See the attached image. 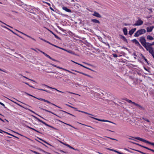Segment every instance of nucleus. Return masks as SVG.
Masks as SVG:
<instances>
[{
    "instance_id": "obj_1",
    "label": "nucleus",
    "mask_w": 154,
    "mask_h": 154,
    "mask_svg": "<svg viewBox=\"0 0 154 154\" xmlns=\"http://www.w3.org/2000/svg\"><path fill=\"white\" fill-rule=\"evenodd\" d=\"M146 32V30L144 29H140L136 32L134 35V36L138 37L140 35L143 34Z\"/></svg>"
},
{
    "instance_id": "obj_2",
    "label": "nucleus",
    "mask_w": 154,
    "mask_h": 154,
    "mask_svg": "<svg viewBox=\"0 0 154 154\" xmlns=\"http://www.w3.org/2000/svg\"><path fill=\"white\" fill-rule=\"evenodd\" d=\"M134 138L135 139H137L138 140H139L140 141H141L143 142H145V143L149 144L151 145L152 146H154V143L151 142H149L148 141H147L146 140H145V139H144L143 138H141L140 137H135Z\"/></svg>"
},
{
    "instance_id": "obj_3",
    "label": "nucleus",
    "mask_w": 154,
    "mask_h": 154,
    "mask_svg": "<svg viewBox=\"0 0 154 154\" xmlns=\"http://www.w3.org/2000/svg\"><path fill=\"white\" fill-rule=\"evenodd\" d=\"M139 41L141 43V44L144 47H146V40L145 37L143 36H142L140 37Z\"/></svg>"
},
{
    "instance_id": "obj_4",
    "label": "nucleus",
    "mask_w": 154,
    "mask_h": 154,
    "mask_svg": "<svg viewBox=\"0 0 154 154\" xmlns=\"http://www.w3.org/2000/svg\"><path fill=\"white\" fill-rule=\"evenodd\" d=\"M145 48H146V50L147 51H149V52L152 55L153 57H154V51L153 50L152 48V47H150V48H146V47H145Z\"/></svg>"
},
{
    "instance_id": "obj_5",
    "label": "nucleus",
    "mask_w": 154,
    "mask_h": 154,
    "mask_svg": "<svg viewBox=\"0 0 154 154\" xmlns=\"http://www.w3.org/2000/svg\"><path fill=\"white\" fill-rule=\"evenodd\" d=\"M143 23V21L140 19H139L138 20L136 21V22L134 24V26H140Z\"/></svg>"
},
{
    "instance_id": "obj_6",
    "label": "nucleus",
    "mask_w": 154,
    "mask_h": 154,
    "mask_svg": "<svg viewBox=\"0 0 154 154\" xmlns=\"http://www.w3.org/2000/svg\"><path fill=\"white\" fill-rule=\"evenodd\" d=\"M35 98L37 99H38V100H42V101H44L45 102H46L48 103L51 104L52 105H54V106H57V107H58L59 108H60V107H59V106H57L56 105L54 104L53 103H51V102H50L48 100H46L45 99H42V98H37V97H36Z\"/></svg>"
},
{
    "instance_id": "obj_7",
    "label": "nucleus",
    "mask_w": 154,
    "mask_h": 154,
    "mask_svg": "<svg viewBox=\"0 0 154 154\" xmlns=\"http://www.w3.org/2000/svg\"><path fill=\"white\" fill-rule=\"evenodd\" d=\"M33 116L34 117V118H35L37 120H38L39 122H42L43 124L45 125H46L47 126H48V127H51V125H48V124H46V123H45V122H44L43 121L40 120V119H39L37 118V117H35V116Z\"/></svg>"
},
{
    "instance_id": "obj_8",
    "label": "nucleus",
    "mask_w": 154,
    "mask_h": 154,
    "mask_svg": "<svg viewBox=\"0 0 154 154\" xmlns=\"http://www.w3.org/2000/svg\"><path fill=\"white\" fill-rule=\"evenodd\" d=\"M92 15L98 18H101V15L96 11H94Z\"/></svg>"
},
{
    "instance_id": "obj_9",
    "label": "nucleus",
    "mask_w": 154,
    "mask_h": 154,
    "mask_svg": "<svg viewBox=\"0 0 154 154\" xmlns=\"http://www.w3.org/2000/svg\"><path fill=\"white\" fill-rule=\"evenodd\" d=\"M133 104L134 105L136 106L139 109L142 110H143L144 109V107L142 106H141V105L138 104H137L136 103H133Z\"/></svg>"
},
{
    "instance_id": "obj_10",
    "label": "nucleus",
    "mask_w": 154,
    "mask_h": 154,
    "mask_svg": "<svg viewBox=\"0 0 154 154\" xmlns=\"http://www.w3.org/2000/svg\"><path fill=\"white\" fill-rule=\"evenodd\" d=\"M72 70L74 71H75V72H78V73H79L82 74H83V75H85L89 77H90L91 78H93V77H91V76H90V75H88V74H86L85 73H84L83 72H79V71L76 70H72Z\"/></svg>"
},
{
    "instance_id": "obj_11",
    "label": "nucleus",
    "mask_w": 154,
    "mask_h": 154,
    "mask_svg": "<svg viewBox=\"0 0 154 154\" xmlns=\"http://www.w3.org/2000/svg\"><path fill=\"white\" fill-rule=\"evenodd\" d=\"M50 64L51 65H52V66L55 67H57L58 69H63L64 70H67V69H64L62 67H60L59 66H57V65H55L54 64H52V63H50Z\"/></svg>"
},
{
    "instance_id": "obj_12",
    "label": "nucleus",
    "mask_w": 154,
    "mask_h": 154,
    "mask_svg": "<svg viewBox=\"0 0 154 154\" xmlns=\"http://www.w3.org/2000/svg\"><path fill=\"white\" fill-rule=\"evenodd\" d=\"M91 21L95 23H100V22L98 20L96 19H92L91 20Z\"/></svg>"
},
{
    "instance_id": "obj_13",
    "label": "nucleus",
    "mask_w": 154,
    "mask_h": 154,
    "mask_svg": "<svg viewBox=\"0 0 154 154\" xmlns=\"http://www.w3.org/2000/svg\"><path fill=\"white\" fill-rule=\"evenodd\" d=\"M44 55L45 56H46V57H48V58H49L50 59L52 60H53L54 61H56V62H58L57 60H55L54 59L52 58L50 56H49V55H48L47 54H46L45 53V54Z\"/></svg>"
},
{
    "instance_id": "obj_14",
    "label": "nucleus",
    "mask_w": 154,
    "mask_h": 154,
    "mask_svg": "<svg viewBox=\"0 0 154 154\" xmlns=\"http://www.w3.org/2000/svg\"><path fill=\"white\" fill-rule=\"evenodd\" d=\"M62 8L63 10L65 11H66L68 12H71V10L68 8L66 7L63 6V7Z\"/></svg>"
},
{
    "instance_id": "obj_15",
    "label": "nucleus",
    "mask_w": 154,
    "mask_h": 154,
    "mask_svg": "<svg viewBox=\"0 0 154 154\" xmlns=\"http://www.w3.org/2000/svg\"><path fill=\"white\" fill-rule=\"evenodd\" d=\"M43 85L44 86H46L48 88H49L50 89H55V90H56L57 91L60 92H61V93H63V92H62V91H60L59 90H58L57 89H56L55 88H52L51 87H50V86H48V85H46L45 84H43Z\"/></svg>"
},
{
    "instance_id": "obj_16",
    "label": "nucleus",
    "mask_w": 154,
    "mask_h": 154,
    "mask_svg": "<svg viewBox=\"0 0 154 154\" xmlns=\"http://www.w3.org/2000/svg\"><path fill=\"white\" fill-rule=\"evenodd\" d=\"M3 27L4 28H5L7 29H8L9 30L11 31V32H12L13 33H14V34L16 35H17L19 37H20V38H23L22 37H21L19 35L17 34V33H15V32H14L12 30H11V29H9L8 28L6 27V26H3Z\"/></svg>"
},
{
    "instance_id": "obj_17",
    "label": "nucleus",
    "mask_w": 154,
    "mask_h": 154,
    "mask_svg": "<svg viewBox=\"0 0 154 154\" xmlns=\"http://www.w3.org/2000/svg\"><path fill=\"white\" fill-rule=\"evenodd\" d=\"M120 38L122 39L124 41L126 42L127 43L128 42L125 36L121 35H120Z\"/></svg>"
},
{
    "instance_id": "obj_18",
    "label": "nucleus",
    "mask_w": 154,
    "mask_h": 154,
    "mask_svg": "<svg viewBox=\"0 0 154 154\" xmlns=\"http://www.w3.org/2000/svg\"><path fill=\"white\" fill-rule=\"evenodd\" d=\"M123 31L125 35H126L128 34L127 29L126 28L124 27L123 29Z\"/></svg>"
},
{
    "instance_id": "obj_19",
    "label": "nucleus",
    "mask_w": 154,
    "mask_h": 154,
    "mask_svg": "<svg viewBox=\"0 0 154 154\" xmlns=\"http://www.w3.org/2000/svg\"><path fill=\"white\" fill-rule=\"evenodd\" d=\"M79 111L81 112H82L83 113L82 114H80V115H90V116H93L92 114H89L88 113H87V112H85L84 111Z\"/></svg>"
},
{
    "instance_id": "obj_20",
    "label": "nucleus",
    "mask_w": 154,
    "mask_h": 154,
    "mask_svg": "<svg viewBox=\"0 0 154 154\" xmlns=\"http://www.w3.org/2000/svg\"><path fill=\"white\" fill-rule=\"evenodd\" d=\"M146 48H148L152 47L151 46L152 45V43H149L146 42Z\"/></svg>"
},
{
    "instance_id": "obj_21",
    "label": "nucleus",
    "mask_w": 154,
    "mask_h": 154,
    "mask_svg": "<svg viewBox=\"0 0 154 154\" xmlns=\"http://www.w3.org/2000/svg\"><path fill=\"white\" fill-rule=\"evenodd\" d=\"M64 51H67V52H68L71 54H73L74 55H77V54H75V53H74V52L73 51H72L71 50H64Z\"/></svg>"
},
{
    "instance_id": "obj_22",
    "label": "nucleus",
    "mask_w": 154,
    "mask_h": 154,
    "mask_svg": "<svg viewBox=\"0 0 154 154\" xmlns=\"http://www.w3.org/2000/svg\"><path fill=\"white\" fill-rule=\"evenodd\" d=\"M94 119H97V120H98L99 121H102V122H110V123H112L115 124L114 123H113L112 122H111V121H108V120H103H103L99 119H96V118H94Z\"/></svg>"
},
{
    "instance_id": "obj_23",
    "label": "nucleus",
    "mask_w": 154,
    "mask_h": 154,
    "mask_svg": "<svg viewBox=\"0 0 154 154\" xmlns=\"http://www.w3.org/2000/svg\"><path fill=\"white\" fill-rule=\"evenodd\" d=\"M146 38L147 39H148L149 40H153L154 39V38L153 37L150 35H147V36Z\"/></svg>"
},
{
    "instance_id": "obj_24",
    "label": "nucleus",
    "mask_w": 154,
    "mask_h": 154,
    "mask_svg": "<svg viewBox=\"0 0 154 154\" xmlns=\"http://www.w3.org/2000/svg\"><path fill=\"white\" fill-rule=\"evenodd\" d=\"M15 30H16L17 31V32H20V33H21V34H23V35H25V36H26L27 37H29V38H31V39L32 38L31 37V36H29V35H26V34H25V33H23V32H20V31H19V30H17V29H15Z\"/></svg>"
},
{
    "instance_id": "obj_25",
    "label": "nucleus",
    "mask_w": 154,
    "mask_h": 154,
    "mask_svg": "<svg viewBox=\"0 0 154 154\" xmlns=\"http://www.w3.org/2000/svg\"><path fill=\"white\" fill-rule=\"evenodd\" d=\"M48 30L56 38H57V39H61L56 34H55L52 31H51V30H50L49 29H48Z\"/></svg>"
},
{
    "instance_id": "obj_26",
    "label": "nucleus",
    "mask_w": 154,
    "mask_h": 154,
    "mask_svg": "<svg viewBox=\"0 0 154 154\" xmlns=\"http://www.w3.org/2000/svg\"><path fill=\"white\" fill-rule=\"evenodd\" d=\"M60 111L63 112V113L62 114L63 115H70L71 116H74L73 115H72V114H70L68 112H67L65 111H63V110H60Z\"/></svg>"
},
{
    "instance_id": "obj_27",
    "label": "nucleus",
    "mask_w": 154,
    "mask_h": 154,
    "mask_svg": "<svg viewBox=\"0 0 154 154\" xmlns=\"http://www.w3.org/2000/svg\"><path fill=\"white\" fill-rule=\"evenodd\" d=\"M132 42L135 43V44L138 45L139 43V42L136 39H134L132 40Z\"/></svg>"
},
{
    "instance_id": "obj_28",
    "label": "nucleus",
    "mask_w": 154,
    "mask_h": 154,
    "mask_svg": "<svg viewBox=\"0 0 154 154\" xmlns=\"http://www.w3.org/2000/svg\"><path fill=\"white\" fill-rule=\"evenodd\" d=\"M19 75H21V76H23V77H24V78H25V79H28V80H30V81H33V82H35V81L33 80H32V79H29L27 77H26V76H23V75H21V74H19Z\"/></svg>"
},
{
    "instance_id": "obj_29",
    "label": "nucleus",
    "mask_w": 154,
    "mask_h": 154,
    "mask_svg": "<svg viewBox=\"0 0 154 154\" xmlns=\"http://www.w3.org/2000/svg\"><path fill=\"white\" fill-rule=\"evenodd\" d=\"M124 100H125L126 101H127L128 102V103H132L133 104V103H135V102H133L131 100H129L126 98L124 99Z\"/></svg>"
},
{
    "instance_id": "obj_30",
    "label": "nucleus",
    "mask_w": 154,
    "mask_h": 154,
    "mask_svg": "<svg viewBox=\"0 0 154 154\" xmlns=\"http://www.w3.org/2000/svg\"><path fill=\"white\" fill-rule=\"evenodd\" d=\"M152 29H151L150 27H147L146 28V31L147 32H150L152 31Z\"/></svg>"
},
{
    "instance_id": "obj_31",
    "label": "nucleus",
    "mask_w": 154,
    "mask_h": 154,
    "mask_svg": "<svg viewBox=\"0 0 154 154\" xmlns=\"http://www.w3.org/2000/svg\"><path fill=\"white\" fill-rule=\"evenodd\" d=\"M141 56L144 59V60H145V61L147 62V64H149V63H148V61L147 60V59L146 58H145V57L144 56H143L142 54H141Z\"/></svg>"
},
{
    "instance_id": "obj_32",
    "label": "nucleus",
    "mask_w": 154,
    "mask_h": 154,
    "mask_svg": "<svg viewBox=\"0 0 154 154\" xmlns=\"http://www.w3.org/2000/svg\"><path fill=\"white\" fill-rule=\"evenodd\" d=\"M64 145L66 146H67L68 147H69V148H70L71 149H73L74 150H75V149L74 148L72 147L70 145H69L68 144H64Z\"/></svg>"
},
{
    "instance_id": "obj_33",
    "label": "nucleus",
    "mask_w": 154,
    "mask_h": 154,
    "mask_svg": "<svg viewBox=\"0 0 154 154\" xmlns=\"http://www.w3.org/2000/svg\"><path fill=\"white\" fill-rule=\"evenodd\" d=\"M71 61L72 62H73L74 63H76V64H78V65H80V66H82V67H84V68H87V67H86V66L83 65H82L81 64H80L79 63H77L75 62L74 61H73L72 60H71Z\"/></svg>"
},
{
    "instance_id": "obj_34",
    "label": "nucleus",
    "mask_w": 154,
    "mask_h": 154,
    "mask_svg": "<svg viewBox=\"0 0 154 154\" xmlns=\"http://www.w3.org/2000/svg\"><path fill=\"white\" fill-rule=\"evenodd\" d=\"M134 33V32H133L132 30L131 29L129 31L128 34L130 35H131Z\"/></svg>"
},
{
    "instance_id": "obj_35",
    "label": "nucleus",
    "mask_w": 154,
    "mask_h": 154,
    "mask_svg": "<svg viewBox=\"0 0 154 154\" xmlns=\"http://www.w3.org/2000/svg\"><path fill=\"white\" fill-rule=\"evenodd\" d=\"M43 110H44L47 112H50L52 114L54 115H55V116H57V115H56L55 114H54V113H53L52 112L50 111H48V110L46 109H42Z\"/></svg>"
},
{
    "instance_id": "obj_36",
    "label": "nucleus",
    "mask_w": 154,
    "mask_h": 154,
    "mask_svg": "<svg viewBox=\"0 0 154 154\" xmlns=\"http://www.w3.org/2000/svg\"><path fill=\"white\" fill-rule=\"evenodd\" d=\"M38 89L39 90H41V91H46V92H47L48 93H50V91H47V90L43 89Z\"/></svg>"
},
{
    "instance_id": "obj_37",
    "label": "nucleus",
    "mask_w": 154,
    "mask_h": 154,
    "mask_svg": "<svg viewBox=\"0 0 154 154\" xmlns=\"http://www.w3.org/2000/svg\"><path fill=\"white\" fill-rule=\"evenodd\" d=\"M135 150L136 151H137V152H140V153H141L142 154H149L148 153H144L143 152H141V151H139V150Z\"/></svg>"
},
{
    "instance_id": "obj_38",
    "label": "nucleus",
    "mask_w": 154,
    "mask_h": 154,
    "mask_svg": "<svg viewBox=\"0 0 154 154\" xmlns=\"http://www.w3.org/2000/svg\"><path fill=\"white\" fill-rule=\"evenodd\" d=\"M30 129H32V130H34V131H36V132H38V133H40V132L39 131H38L36 130L35 129H34V128H32L30 127Z\"/></svg>"
},
{
    "instance_id": "obj_39",
    "label": "nucleus",
    "mask_w": 154,
    "mask_h": 154,
    "mask_svg": "<svg viewBox=\"0 0 154 154\" xmlns=\"http://www.w3.org/2000/svg\"><path fill=\"white\" fill-rule=\"evenodd\" d=\"M3 132H4V133H6V134H9V135H11V136H13V137H16V138H18V137H16V136H14V135H12V134H10L8 133V132H6L4 131H3Z\"/></svg>"
},
{
    "instance_id": "obj_40",
    "label": "nucleus",
    "mask_w": 154,
    "mask_h": 154,
    "mask_svg": "<svg viewBox=\"0 0 154 154\" xmlns=\"http://www.w3.org/2000/svg\"><path fill=\"white\" fill-rule=\"evenodd\" d=\"M137 45L140 48H142L143 49H144V48H143V47L141 46V45L140 44V43H139Z\"/></svg>"
},
{
    "instance_id": "obj_41",
    "label": "nucleus",
    "mask_w": 154,
    "mask_h": 154,
    "mask_svg": "<svg viewBox=\"0 0 154 154\" xmlns=\"http://www.w3.org/2000/svg\"><path fill=\"white\" fill-rule=\"evenodd\" d=\"M25 93H26V94H27L28 95H29V96H32V97H34L35 98H36V97H35V96H32V95H31V94H28V93H26V92H25Z\"/></svg>"
},
{
    "instance_id": "obj_42",
    "label": "nucleus",
    "mask_w": 154,
    "mask_h": 154,
    "mask_svg": "<svg viewBox=\"0 0 154 154\" xmlns=\"http://www.w3.org/2000/svg\"><path fill=\"white\" fill-rule=\"evenodd\" d=\"M25 93H26V94H27L28 95H29V96H32V97H34L35 98H36V97H35V96H32V95H31V94H28V93H26V92H25Z\"/></svg>"
},
{
    "instance_id": "obj_43",
    "label": "nucleus",
    "mask_w": 154,
    "mask_h": 154,
    "mask_svg": "<svg viewBox=\"0 0 154 154\" xmlns=\"http://www.w3.org/2000/svg\"><path fill=\"white\" fill-rule=\"evenodd\" d=\"M25 93H26V94H27L28 95H29V96H32V97H34L35 98H36V97H35V96H32V95H31V94H28V93H26V92H25Z\"/></svg>"
},
{
    "instance_id": "obj_44",
    "label": "nucleus",
    "mask_w": 154,
    "mask_h": 154,
    "mask_svg": "<svg viewBox=\"0 0 154 154\" xmlns=\"http://www.w3.org/2000/svg\"><path fill=\"white\" fill-rule=\"evenodd\" d=\"M0 22H1V23H4V24H5V25H6L7 26H8V27H11V28H12V27H11V26H9V25H8L6 24H5V23H3L2 22V21H1L0 20Z\"/></svg>"
},
{
    "instance_id": "obj_45",
    "label": "nucleus",
    "mask_w": 154,
    "mask_h": 154,
    "mask_svg": "<svg viewBox=\"0 0 154 154\" xmlns=\"http://www.w3.org/2000/svg\"><path fill=\"white\" fill-rule=\"evenodd\" d=\"M0 22H1V23H4V24H5V25H6L7 26H8V27H11V28H12V27H11V26H9V25H8L6 24H5V23H3L2 22V21H1L0 20Z\"/></svg>"
},
{
    "instance_id": "obj_46",
    "label": "nucleus",
    "mask_w": 154,
    "mask_h": 154,
    "mask_svg": "<svg viewBox=\"0 0 154 154\" xmlns=\"http://www.w3.org/2000/svg\"><path fill=\"white\" fill-rule=\"evenodd\" d=\"M112 55L114 57H118L117 55L116 54H113Z\"/></svg>"
},
{
    "instance_id": "obj_47",
    "label": "nucleus",
    "mask_w": 154,
    "mask_h": 154,
    "mask_svg": "<svg viewBox=\"0 0 154 154\" xmlns=\"http://www.w3.org/2000/svg\"><path fill=\"white\" fill-rule=\"evenodd\" d=\"M0 104L1 105H2L4 108H6L5 105L3 103H1L0 102Z\"/></svg>"
},
{
    "instance_id": "obj_48",
    "label": "nucleus",
    "mask_w": 154,
    "mask_h": 154,
    "mask_svg": "<svg viewBox=\"0 0 154 154\" xmlns=\"http://www.w3.org/2000/svg\"><path fill=\"white\" fill-rule=\"evenodd\" d=\"M79 123V124H82V125H85V126H87V127H91V128H93V127H91V126H88V125H85V124H81V123Z\"/></svg>"
},
{
    "instance_id": "obj_49",
    "label": "nucleus",
    "mask_w": 154,
    "mask_h": 154,
    "mask_svg": "<svg viewBox=\"0 0 154 154\" xmlns=\"http://www.w3.org/2000/svg\"><path fill=\"white\" fill-rule=\"evenodd\" d=\"M144 69L146 71H148L149 72H150V71H149V70H148L146 67H144Z\"/></svg>"
},
{
    "instance_id": "obj_50",
    "label": "nucleus",
    "mask_w": 154,
    "mask_h": 154,
    "mask_svg": "<svg viewBox=\"0 0 154 154\" xmlns=\"http://www.w3.org/2000/svg\"><path fill=\"white\" fill-rule=\"evenodd\" d=\"M143 147L144 148H145V149H147L148 150H150V148H149L148 147H146V146H143Z\"/></svg>"
},
{
    "instance_id": "obj_51",
    "label": "nucleus",
    "mask_w": 154,
    "mask_h": 154,
    "mask_svg": "<svg viewBox=\"0 0 154 154\" xmlns=\"http://www.w3.org/2000/svg\"><path fill=\"white\" fill-rule=\"evenodd\" d=\"M43 142H44V143H45L48 144V145H49L50 146H51V144H49L47 142L45 141L44 140H43Z\"/></svg>"
},
{
    "instance_id": "obj_52",
    "label": "nucleus",
    "mask_w": 154,
    "mask_h": 154,
    "mask_svg": "<svg viewBox=\"0 0 154 154\" xmlns=\"http://www.w3.org/2000/svg\"><path fill=\"white\" fill-rule=\"evenodd\" d=\"M107 137L108 138H109L110 139L112 140H114L117 141V140H116V139H114V138H111V137Z\"/></svg>"
},
{
    "instance_id": "obj_53",
    "label": "nucleus",
    "mask_w": 154,
    "mask_h": 154,
    "mask_svg": "<svg viewBox=\"0 0 154 154\" xmlns=\"http://www.w3.org/2000/svg\"><path fill=\"white\" fill-rule=\"evenodd\" d=\"M58 27L59 28V29L60 30H62V31H65V30H64L62 28H61V27H60L59 26H58Z\"/></svg>"
},
{
    "instance_id": "obj_54",
    "label": "nucleus",
    "mask_w": 154,
    "mask_h": 154,
    "mask_svg": "<svg viewBox=\"0 0 154 154\" xmlns=\"http://www.w3.org/2000/svg\"><path fill=\"white\" fill-rule=\"evenodd\" d=\"M143 119L144 120H145V121H146L148 122H149V120L147 119H146V118H143Z\"/></svg>"
},
{
    "instance_id": "obj_55",
    "label": "nucleus",
    "mask_w": 154,
    "mask_h": 154,
    "mask_svg": "<svg viewBox=\"0 0 154 154\" xmlns=\"http://www.w3.org/2000/svg\"><path fill=\"white\" fill-rule=\"evenodd\" d=\"M32 151L33 152V153H35V154H38V152H36V151H33V150H32Z\"/></svg>"
},
{
    "instance_id": "obj_56",
    "label": "nucleus",
    "mask_w": 154,
    "mask_h": 154,
    "mask_svg": "<svg viewBox=\"0 0 154 154\" xmlns=\"http://www.w3.org/2000/svg\"><path fill=\"white\" fill-rule=\"evenodd\" d=\"M85 63V64H87L88 65H89V66H93L90 64H89V63Z\"/></svg>"
},
{
    "instance_id": "obj_57",
    "label": "nucleus",
    "mask_w": 154,
    "mask_h": 154,
    "mask_svg": "<svg viewBox=\"0 0 154 154\" xmlns=\"http://www.w3.org/2000/svg\"><path fill=\"white\" fill-rule=\"evenodd\" d=\"M65 124H66V125H69V126H71V127H72V128H75V129H76V128H75L74 127H73V126H72V125H69V124H66V123H65Z\"/></svg>"
},
{
    "instance_id": "obj_58",
    "label": "nucleus",
    "mask_w": 154,
    "mask_h": 154,
    "mask_svg": "<svg viewBox=\"0 0 154 154\" xmlns=\"http://www.w3.org/2000/svg\"><path fill=\"white\" fill-rule=\"evenodd\" d=\"M29 110L30 111H31V112H33V113H34L35 114H36V115H37V116H39V115L37 114L35 112H34L33 111H32L31 110H30V109H29Z\"/></svg>"
},
{
    "instance_id": "obj_59",
    "label": "nucleus",
    "mask_w": 154,
    "mask_h": 154,
    "mask_svg": "<svg viewBox=\"0 0 154 154\" xmlns=\"http://www.w3.org/2000/svg\"><path fill=\"white\" fill-rule=\"evenodd\" d=\"M86 69H89V70H91V71H92L94 72V71L93 70H92V69H91L90 68H88V67H87V68H86Z\"/></svg>"
},
{
    "instance_id": "obj_60",
    "label": "nucleus",
    "mask_w": 154,
    "mask_h": 154,
    "mask_svg": "<svg viewBox=\"0 0 154 154\" xmlns=\"http://www.w3.org/2000/svg\"><path fill=\"white\" fill-rule=\"evenodd\" d=\"M135 144H136V145H138V146H141V147H143V146H142V145H140V144H139L138 143H135Z\"/></svg>"
},
{
    "instance_id": "obj_61",
    "label": "nucleus",
    "mask_w": 154,
    "mask_h": 154,
    "mask_svg": "<svg viewBox=\"0 0 154 154\" xmlns=\"http://www.w3.org/2000/svg\"><path fill=\"white\" fill-rule=\"evenodd\" d=\"M114 152H115L116 153H117L119 154V153H120V152H119V151H117L116 150H114Z\"/></svg>"
},
{
    "instance_id": "obj_62",
    "label": "nucleus",
    "mask_w": 154,
    "mask_h": 154,
    "mask_svg": "<svg viewBox=\"0 0 154 154\" xmlns=\"http://www.w3.org/2000/svg\"><path fill=\"white\" fill-rule=\"evenodd\" d=\"M132 29V30L133 32H134L136 31V28H135L133 29Z\"/></svg>"
},
{
    "instance_id": "obj_63",
    "label": "nucleus",
    "mask_w": 154,
    "mask_h": 154,
    "mask_svg": "<svg viewBox=\"0 0 154 154\" xmlns=\"http://www.w3.org/2000/svg\"><path fill=\"white\" fill-rule=\"evenodd\" d=\"M122 48H124V49H126L127 50H128V48H126V47H125L124 46L122 47Z\"/></svg>"
},
{
    "instance_id": "obj_64",
    "label": "nucleus",
    "mask_w": 154,
    "mask_h": 154,
    "mask_svg": "<svg viewBox=\"0 0 154 154\" xmlns=\"http://www.w3.org/2000/svg\"><path fill=\"white\" fill-rule=\"evenodd\" d=\"M108 149L109 150H110V151H114V149H111L108 148Z\"/></svg>"
}]
</instances>
